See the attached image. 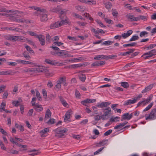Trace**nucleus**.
Wrapping results in <instances>:
<instances>
[{
	"mask_svg": "<svg viewBox=\"0 0 156 156\" xmlns=\"http://www.w3.org/2000/svg\"><path fill=\"white\" fill-rule=\"evenodd\" d=\"M51 11L54 12L58 13L59 11H60V9L57 8H53L51 9Z\"/></svg>",
	"mask_w": 156,
	"mask_h": 156,
	"instance_id": "obj_51",
	"label": "nucleus"
},
{
	"mask_svg": "<svg viewBox=\"0 0 156 156\" xmlns=\"http://www.w3.org/2000/svg\"><path fill=\"white\" fill-rule=\"evenodd\" d=\"M105 5L106 8L108 9H111L112 6V3L109 2L105 3Z\"/></svg>",
	"mask_w": 156,
	"mask_h": 156,
	"instance_id": "obj_39",
	"label": "nucleus"
},
{
	"mask_svg": "<svg viewBox=\"0 0 156 156\" xmlns=\"http://www.w3.org/2000/svg\"><path fill=\"white\" fill-rule=\"evenodd\" d=\"M123 126V125L122 123H120L119 125H117L115 126L114 128L115 129H121L122 128Z\"/></svg>",
	"mask_w": 156,
	"mask_h": 156,
	"instance_id": "obj_57",
	"label": "nucleus"
},
{
	"mask_svg": "<svg viewBox=\"0 0 156 156\" xmlns=\"http://www.w3.org/2000/svg\"><path fill=\"white\" fill-rule=\"evenodd\" d=\"M139 38V37L138 36L133 35L129 39V41H132L138 40Z\"/></svg>",
	"mask_w": 156,
	"mask_h": 156,
	"instance_id": "obj_37",
	"label": "nucleus"
},
{
	"mask_svg": "<svg viewBox=\"0 0 156 156\" xmlns=\"http://www.w3.org/2000/svg\"><path fill=\"white\" fill-rule=\"evenodd\" d=\"M128 50L129 51L126 52V55H130L131 53H133L135 51V49L133 48L129 49Z\"/></svg>",
	"mask_w": 156,
	"mask_h": 156,
	"instance_id": "obj_54",
	"label": "nucleus"
},
{
	"mask_svg": "<svg viewBox=\"0 0 156 156\" xmlns=\"http://www.w3.org/2000/svg\"><path fill=\"white\" fill-rule=\"evenodd\" d=\"M136 42H134L130 44H123V47H133L136 46Z\"/></svg>",
	"mask_w": 156,
	"mask_h": 156,
	"instance_id": "obj_33",
	"label": "nucleus"
},
{
	"mask_svg": "<svg viewBox=\"0 0 156 156\" xmlns=\"http://www.w3.org/2000/svg\"><path fill=\"white\" fill-rule=\"evenodd\" d=\"M72 112L71 110H70L68 111L66 113L64 119V120L65 122L66 121L70 119V117L71 114L70 113Z\"/></svg>",
	"mask_w": 156,
	"mask_h": 156,
	"instance_id": "obj_15",
	"label": "nucleus"
},
{
	"mask_svg": "<svg viewBox=\"0 0 156 156\" xmlns=\"http://www.w3.org/2000/svg\"><path fill=\"white\" fill-rule=\"evenodd\" d=\"M105 147H102L101 148H100L98 150H97L94 153V155H96L98 154Z\"/></svg>",
	"mask_w": 156,
	"mask_h": 156,
	"instance_id": "obj_56",
	"label": "nucleus"
},
{
	"mask_svg": "<svg viewBox=\"0 0 156 156\" xmlns=\"http://www.w3.org/2000/svg\"><path fill=\"white\" fill-rule=\"evenodd\" d=\"M79 78L81 81L84 82L86 79V77L85 75L82 74L79 76Z\"/></svg>",
	"mask_w": 156,
	"mask_h": 156,
	"instance_id": "obj_35",
	"label": "nucleus"
},
{
	"mask_svg": "<svg viewBox=\"0 0 156 156\" xmlns=\"http://www.w3.org/2000/svg\"><path fill=\"white\" fill-rule=\"evenodd\" d=\"M37 38L39 40L40 43L43 46L45 44V41L44 36L42 35H37Z\"/></svg>",
	"mask_w": 156,
	"mask_h": 156,
	"instance_id": "obj_8",
	"label": "nucleus"
},
{
	"mask_svg": "<svg viewBox=\"0 0 156 156\" xmlns=\"http://www.w3.org/2000/svg\"><path fill=\"white\" fill-rule=\"evenodd\" d=\"M68 11V10H66V9H64L63 10H62L61 9H60V11H59L58 13H59L61 15L59 16V17L60 18V19H62V14H66L67 12Z\"/></svg>",
	"mask_w": 156,
	"mask_h": 156,
	"instance_id": "obj_25",
	"label": "nucleus"
},
{
	"mask_svg": "<svg viewBox=\"0 0 156 156\" xmlns=\"http://www.w3.org/2000/svg\"><path fill=\"white\" fill-rule=\"evenodd\" d=\"M152 97L151 98L150 97L145 100L142 101L141 102H143L142 104H143V106H144L146 104H148L149 102H150V101L152 99Z\"/></svg>",
	"mask_w": 156,
	"mask_h": 156,
	"instance_id": "obj_31",
	"label": "nucleus"
},
{
	"mask_svg": "<svg viewBox=\"0 0 156 156\" xmlns=\"http://www.w3.org/2000/svg\"><path fill=\"white\" fill-rule=\"evenodd\" d=\"M54 131L55 133V136L58 138H61L65 137L66 134L68 130L65 128H58Z\"/></svg>",
	"mask_w": 156,
	"mask_h": 156,
	"instance_id": "obj_1",
	"label": "nucleus"
},
{
	"mask_svg": "<svg viewBox=\"0 0 156 156\" xmlns=\"http://www.w3.org/2000/svg\"><path fill=\"white\" fill-rule=\"evenodd\" d=\"M56 55L59 56L64 58L71 57L73 55L68 53V51L65 50H60V51H56Z\"/></svg>",
	"mask_w": 156,
	"mask_h": 156,
	"instance_id": "obj_4",
	"label": "nucleus"
},
{
	"mask_svg": "<svg viewBox=\"0 0 156 156\" xmlns=\"http://www.w3.org/2000/svg\"><path fill=\"white\" fill-rule=\"evenodd\" d=\"M156 119V108L152 109L149 116L146 118V120L148 119L154 120Z\"/></svg>",
	"mask_w": 156,
	"mask_h": 156,
	"instance_id": "obj_5",
	"label": "nucleus"
},
{
	"mask_svg": "<svg viewBox=\"0 0 156 156\" xmlns=\"http://www.w3.org/2000/svg\"><path fill=\"white\" fill-rule=\"evenodd\" d=\"M0 145L1 147V148L3 149L4 150H6V147L4 146V144L2 142V141H0Z\"/></svg>",
	"mask_w": 156,
	"mask_h": 156,
	"instance_id": "obj_63",
	"label": "nucleus"
},
{
	"mask_svg": "<svg viewBox=\"0 0 156 156\" xmlns=\"http://www.w3.org/2000/svg\"><path fill=\"white\" fill-rule=\"evenodd\" d=\"M16 73V72H13L12 71L9 70L1 72V75H13Z\"/></svg>",
	"mask_w": 156,
	"mask_h": 156,
	"instance_id": "obj_16",
	"label": "nucleus"
},
{
	"mask_svg": "<svg viewBox=\"0 0 156 156\" xmlns=\"http://www.w3.org/2000/svg\"><path fill=\"white\" fill-rule=\"evenodd\" d=\"M25 48L30 53H34V52L33 50H32L31 48L29 46L27 45H25L24 46Z\"/></svg>",
	"mask_w": 156,
	"mask_h": 156,
	"instance_id": "obj_32",
	"label": "nucleus"
},
{
	"mask_svg": "<svg viewBox=\"0 0 156 156\" xmlns=\"http://www.w3.org/2000/svg\"><path fill=\"white\" fill-rule=\"evenodd\" d=\"M120 118L119 117L117 116L114 118H112L110 119L109 122H116V121L115 120L116 119H120Z\"/></svg>",
	"mask_w": 156,
	"mask_h": 156,
	"instance_id": "obj_58",
	"label": "nucleus"
},
{
	"mask_svg": "<svg viewBox=\"0 0 156 156\" xmlns=\"http://www.w3.org/2000/svg\"><path fill=\"white\" fill-rule=\"evenodd\" d=\"M40 14V20L42 22H46L48 20V12L44 9V11H41Z\"/></svg>",
	"mask_w": 156,
	"mask_h": 156,
	"instance_id": "obj_3",
	"label": "nucleus"
},
{
	"mask_svg": "<svg viewBox=\"0 0 156 156\" xmlns=\"http://www.w3.org/2000/svg\"><path fill=\"white\" fill-rule=\"evenodd\" d=\"M14 20L18 23H27L28 22V20H21L20 19H18L17 18H15Z\"/></svg>",
	"mask_w": 156,
	"mask_h": 156,
	"instance_id": "obj_26",
	"label": "nucleus"
},
{
	"mask_svg": "<svg viewBox=\"0 0 156 156\" xmlns=\"http://www.w3.org/2000/svg\"><path fill=\"white\" fill-rule=\"evenodd\" d=\"M112 132V129H109L104 133V135L105 136H108Z\"/></svg>",
	"mask_w": 156,
	"mask_h": 156,
	"instance_id": "obj_64",
	"label": "nucleus"
},
{
	"mask_svg": "<svg viewBox=\"0 0 156 156\" xmlns=\"http://www.w3.org/2000/svg\"><path fill=\"white\" fill-rule=\"evenodd\" d=\"M60 101H61L62 105L66 107H68V105L66 102V101L63 99V97L62 96L59 97Z\"/></svg>",
	"mask_w": 156,
	"mask_h": 156,
	"instance_id": "obj_21",
	"label": "nucleus"
},
{
	"mask_svg": "<svg viewBox=\"0 0 156 156\" xmlns=\"http://www.w3.org/2000/svg\"><path fill=\"white\" fill-rule=\"evenodd\" d=\"M57 84L55 85L56 88L58 89V90L60 89L61 88V84L58 82H57Z\"/></svg>",
	"mask_w": 156,
	"mask_h": 156,
	"instance_id": "obj_62",
	"label": "nucleus"
},
{
	"mask_svg": "<svg viewBox=\"0 0 156 156\" xmlns=\"http://www.w3.org/2000/svg\"><path fill=\"white\" fill-rule=\"evenodd\" d=\"M6 104L5 103L2 102L0 106V112H2V110H3L5 108V107Z\"/></svg>",
	"mask_w": 156,
	"mask_h": 156,
	"instance_id": "obj_42",
	"label": "nucleus"
},
{
	"mask_svg": "<svg viewBox=\"0 0 156 156\" xmlns=\"http://www.w3.org/2000/svg\"><path fill=\"white\" fill-rule=\"evenodd\" d=\"M133 31L132 30H129L127 31L126 33H125L122 34V37L123 38H126L127 37L129 36L133 33Z\"/></svg>",
	"mask_w": 156,
	"mask_h": 156,
	"instance_id": "obj_18",
	"label": "nucleus"
},
{
	"mask_svg": "<svg viewBox=\"0 0 156 156\" xmlns=\"http://www.w3.org/2000/svg\"><path fill=\"white\" fill-rule=\"evenodd\" d=\"M49 131V129L48 128H45L44 129L42 130L40 132L41 133H44V134L48 132Z\"/></svg>",
	"mask_w": 156,
	"mask_h": 156,
	"instance_id": "obj_61",
	"label": "nucleus"
},
{
	"mask_svg": "<svg viewBox=\"0 0 156 156\" xmlns=\"http://www.w3.org/2000/svg\"><path fill=\"white\" fill-rule=\"evenodd\" d=\"M55 120V119H53L50 118L48 120L44 122L48 124H52L54 123Z\"/></svg>",
	"mask_w": 156,
	"mask_h": 156,
	"instance_id": "obj_34",
	"label": "nucleus"
},
{
	"mask_svg": "<svg viewBox=\"0 0 156 156\" xmlns=\"http://www.w3.org/2000/svg\"><path fill=\"white\" fill-rule=\"evenodd\" d=\"M27 33L31 36H35L36 37H37V35H38L37 34H36L34 32H33V31H27Z\"/></svg>",
	"mask_w": 156,
	"mask_h": 156,
	"instance_id": "obj_45",
	"label": "nucleus"
},
{
	"mask_svg": "<svg viewBox=\"0 0 156 156\" xmlns=\"http://www.w3.org/2000/svg\"><path fill=\"white\" fill-rule=\"evenodd\" d=\"M42 92L44 97L46 99L47 98V91L45 89H43L42 90Z\"/></svg>",
	"mask_w": 156,
	"mask_h": 156,
	"instance_id": "obj_50",
	"label": "nucleus"
},
{
	"mask_svg": "<svg viewBox=\"0 0 156 156\" xmlns=\"http://www.w3.org/2000/svg\"><path fill=\"white\" fill-rule=\"evenodd\" d=\"M101 116H100L99 115H94V119L95 121H98L100 120Z\"/></svg>",
	"mask_w": 156,
	"mask_h": 156,
	"instance_id": "obj_60",
	"label": "nucleus"
},
{
	"mask_svg": "<svg viewBox=\"0 0 156 156\" xmlns=\"http://www.w3.org/2000/svg\"><path fill=\"white\" fill-rule=\"evenodd\" d=\"M136 102V99L134 98L133 100H128L125 101L124 102V105H131L135 103Z\"/></svg>",
	"mask_w": 156,
	"mask_h": 156,
	"instance_id": "obj_14",
	"label": "nucleus"
},
{
	"mask_svg": "<svg viewBox=\"0 0 156 156\" xmlns=\"http://www.w3.org/2000/svg\"><path fill=\"white\" fill-rule=\"evenodd\" d=\"M14 11H15V12H10V13H11V14L0 13V15L6 16L7 17H13L15 15V14H16L17 12H18V11L17 10H15Z\"/></svg>",
	"mask_w": 156,
	"mask_h": 156,
	"instance_id": "obj_11",
	"label": "nucleus"
},
{
	"mask_svg": "<svg viewBox=\"0 0 156 156\" xmlns=\"http://www.w3.org/2000/svg\"><path fill=\"white\" fill-rule=\"evenodd\" d=\"M121 86L125 88H127L129 87V84L128 82H122L121 83Z\"/></svg>",
	"mask_w": 156,
	"mask_h": 156,
	"instance_id": "obj_28",
	"label": "nucleus"
},
{
	"mask_svg": "<svg viewBox=\"0 0 156 156\" xmlns=\"http://www.w3.org/2000/svg\"><path fill=\"white\" fill-rule=\"evenodd\" d=\"M8 152L12 154H17L19 153V152L16 150L12 149L9 150L8 151Z\"/></svg>",
	"mask_w": 156,
	"mask_h": 156,
	"instance_id": "obj_36",
	"label": "nucleus"
},
{
	"mask_svg": "<svg viewBox=\"0 0 156 156\" xmlns=\"http://www.w3.org/2000/svg\"><path fill=\"white\" fill-rule=\"evenodd\" d=\"M46 40L47 43H50L51 42V37L48 34H46Z\"/></svg>",
	"mask_w": 156,
	"mask_h": 156,
	"instance_id": "obj_38",
	"label": "nucleus"
},
{
	"mask_svg": "<svg viewBox=\"0 0 156 156\" xmlns=\"http://www.w3.org/2000/svg\"><path fill=\"white\" fill-rule=\"evenodd\" d=\"M51 113L49 109L47 110L45 112V116L44 118V121L46 122L48 119L50 118L51 116Z\"/></svg>",
	"mask_w": 156,
	"mask_h": 156,
	"instance_id": "obj_10",
	"label": "nucleus"
},
{
	"mask_svg": "<svg viewBox=\"0 0 156 156\" xmlns=\"http://www.w3.org/2000/svg\"><path fill=\"white\" fill-rule=\"evenodd\" d=\"M126 17H127L128 19L130 21H134L139 20V18H138L137 17H134V15H133L127 14L126 15Z\"/></svg>",
	"mask_w": 156,
	"mask_h": 156,
	"instance_id": "obj_9",
	"label": "nucleus"
},
{
	"mask_svg": "<svg viewBox=\"0 0 156 156\" xmlns=\"http://www.w3.org/2000/svg\"><path fill=\"white\" fill-rule=\"evenodd\" d=\"M111 104V103L108 102H102L101 104L97 105L96 106L98 107H100L103 108L104 107H107L109 105Z\"/></svg>",
	"mask_w": 156,
	"mask_h": 156,
	"instance_id": "obj_13",
	"label": "nucleus"
},
{
	"mask_svg": "<svg viewBox=\"0 0 156 156\" xmlns=\"http://www.w3.org/2000/svg\"><path fill=\"white\" fill-rule=\"evenodd\" d=\"M112 43V41H108L104 42L103 43V44H104L105 45H109L111 44Z\"/></svg>",
	"mask_w": 156,
	"mask_h": 156,
	"instance_id": "obj_44",
	"label": "nucleus"
},
{
	"mask_svg": "<svg viewBox=\"0 0 156 156\" xmlns=\"http://www.w3.org/2000/svg\"><path fill=\"white\" fill-rule=\"evenodd\" d=\"M59 21L53 23L50 26L51 29H53L61 27Z\"/></svg>",
	"mask_w": 156,
	"mask_h": 156,
	"instance_id": "obj_12",
	"label": "nucleus"
},
{
	"mask_svg": "<svg viewBox=\"0 0 156 156\" xmlns=\"http://www.w3.org/2000/svg\"><path fill=\"white\" fill-rule=\"evenodd\" d=\"M96 101V100L95 99L87 98V99L82 101L81 102V103L84 106H87L88 103H93L95 102Z\"/></svg>",
	"mask_w": 156,
	"mask_h": 156,
	"instance_id": "obj_6",
	"label": "nucleus"
},
{
	"mask_svg": "<svg viewBox=\"0 0 156 156\" xmlns=\"http://www.w3.org/2000/svg\"><path fill=\"white\" fill-rule=\"evenodd\" d=\"M37 98L36 97L33 98L32 99L31 103L32 106H34V109L37 112H40L43 110V108L41 105H39L38 103L36 104L35 101H36Z\"/></svg>",
	"mask_w": 156,
	"mask_h": 156,
	"instance_id": "obj_2",
	"label": "nucleus"
},
{
	"mask_svg": "<svg viewBox=\"0 0 156 156\" xmlns=\"http://www.w3.org/2000/svg\"><path fill=\"white\" fill-rule=\"evenodd\" d=\"M22 101V100L19 98L18 101H12V104L14 106L17 107L20 105V102Z\"/></svg>",
	"mask_w": 156,
	"mask_h": 156,
	"instance_id": "obj_23",
	"label": "nucleus"
},
{
	"mask_svg": "<svg viewBox=\"0 0 156 156\" xmlns=\"http://www.w3.org/2000/svg\"><path fill=\"white\" fill-rule=\"evenodd\" d=\"M24 57L26 59L30 60L31 57L30 55H28V53L26 51H24L22 54Z\"/></svg>",
	"mask_w": 156,
	"mask_h": 156,
	"instance_id": "obj_27",
	"label": "nucleus"
},
{
	"mask_svg": "<svg viewBox=\"0 0 156 156\" xmlns=\"http://www.w3.org/2000/svg\"><path fill=\"white\" fill-rule=\"evenodd\" d=\"M66 19L65 20H62L61 21H59L60 24L61 26L64 25L65 23H69V19L67 18L66 16Z\"/></svg>",
	"mask_w": 156,
	"mask_h": 156,
	"instance_id": "obj_24",
	"label": "nucleus"
},
{
	"mask_svg": "<svg viewBox=\"0 0 156 156\" xmlns=\"http://www.w3.org/2000/svg\"><path fill=\"white\" fill-rule=\"evenodd\" d=\"M76 9L81 12L83 11L84 10L83 6H77L76 7Z\"/></svg>",
	"mask_w": 156,
	"mask_h": 156,
	"instance_id": "obj_43",
	"label": "nucleus"
},
{
	"mask_svg": "<svg viewBox=\"0 0 156 156\" xmlns=\"http://www.w3.org/2000/svg\"><path fill=\"white\" fill-rule=\"evenodd\" d=\"M63 44V43L58 41H56L54 42L53 44L52 45L53 46L57 45L58 46H60Z\"/></svg>",
	"mask_w": 156,
	"mask_h": 156,
	"instance_id": "obj_53",
	"label": "nucleus"
},
{
	"mask_svg": "<svg viewBox=\"0 0 156 156\" xmlns=\"http://www.w3.org/2000/svg\"><path fill=\"white\" fill-rule=\"evenodd\" d=\"M32 8L33 9L36 10V11H40V13H41V11H44V9H41L40 8L37 6H33Z\"/></svg>",
	"mask_w": 156,
	"mask_h": 156,
	"instance_id": "obj_47",
	"label": "nucleus"
},
{
	"mask_svg": "<svg viewBox=\"0 0 156 156\" xmlns=\"http://www.w3.org/2000/svg\"><path fill=\"white\" fill-rule=\"evenodd\" d=\"M73 15L74 17H75L76 18H79L81 20H85V19H83L81 16L79 15L78 14L74 13L73 14Z\"/></svg>",
	"mask_w": 156,
	"mask_h": 156,
	"instance_id": "obj_48",
	"label": "nucleus"
},
{
	"mask_svg": "<svg viewBox=\"0 0 156 156\" xmlns=\"http://www.w3.org/2000/svg\"><path fill=\"white\" fill-rule=\"evenodd\" d=\"M36 96L37 97L39 101H41V97L40 95V94L38 90L36 91Z\"/></svg>",
	"mask_w": 156,
	"mask_h": 156,
	"instance_id": "obj_46",
	"label": "nucleus"
},
{
	"mask_svg": "<svg viewBox=\"0 0 156 156\" xmlns=\"http://www.w3.org/2000/svg\"><path fill=\"white\" fill-rule=\"evenodd\" d=\"M66 79V77H60L59 78L58 80H57V82H58L61 84Z\"/></svg>",
	"mask_w": 156,
	"mask_h": 156,
	"instance_id": "obj_40",
	"label": "nucleus"
},
{
	"mask_svg": "<svg viewBox=\"0 0 156 156\" xmlns=\"http://www.w3.org/2000/svg\"><path fill=\"white\" fill-rule=\"evenodd\" d=\"M45 62L48 64L52 65H55L57 64V63L55 62L54 61L48 59H45Z\"/></svg>",
	"mask_w": 156,
	"mask_h": 156,
	"instance_id": "obj_22",
	"label": "nucleus"
},
{
	"mask_svg": "<svg viewBox=\"0 0 156 156\" xmlns=\"http://www.w3.org/2000/svg\"><path fill=\"white\" fill-rule=\"evenodd\" d=\"M16 61L18 63H21L23 64H30L32 63L30 62L21 60H19Z\"/></svg>",
	"mask_w": 156,
	"mask_h": 156,
	"instance_id": "obj_30",
	"label": "nucleus"
},
{
	"mask_svg": "<svg viewBox=\"0 0 156 156\" xmlns=\"http://www.w3.org/2000/svg\"><path fill=\"white\" fill-rule=\"evenodd\" d=\"M112 14L114 16H116L118 15V12L115 9H112Z\"/></svg>",
	"mask_w": 156,
	"mask_h": 156,
	"instance_id": "obj_49",
	"label": "nucleus"
},
{
	"mask_svg": "<svg viewBox=\"0 0 156 156\" xmlns=\"http://www.w3.org/2000/svg\"><path fill=\"white\" fill-rule=\"evenodd\" d=\"M153 105V103H151L147 107H146L143 111L144 112L147 111L150 109L152 107Z\"/></svg>",
	"mask_w": 156,
	"mask_h": 156,
	"instance_id": "obj_41",
	"label": "nucleus"
},
{
	"mask_svg": "<svg viewBox=\"0 0 156 156\" xmlns=\"http://www.w3.org/2000/svg\"><path fill=\"white\" fill-rule=\"evenodd\" d=\"M133 116V113L129 114V113L125 114L122 116L121 121H123L124 120L126 119L127 120H130Z\"/></svg>",
	"mask_w": 156,
	"mask_h": 156,
	"instance_id": "obj_7",
	"label": "nucleus"
},
{
	"mask_svg": "<svg viewBox=\"0 0 156 156\" xmlns=\"http://www.w3.org/2000/svg\"><path fill=\"white\" fill-rule=\"evenodd\" d=\"M83 65L81 64H75L70 65L68 66L69 68L70 69H77L81 67Z\"/></svg>",
	"mask_w": 156,
	"mask_h": 156,
	"instance_id": "obj_19",
	"label": "nucleus"
},
{
	"mask_svg": "<svg viewBox=\"0 0 156 156\" xmlns=\"http://www.w3.org/2000/svg\"><path fill=\"white\" fill-rule=\"evenodd\" d=\"M96 21L97 22L98 24H99L101 27H106L100 21L98 20H96Z\"/></svg>",
	"mask_w": 156,
	"mask_h": 156,
	"instance_id": "obj_55",
	"label": "nucleus"
},
{
	"mask_svg": "<svg viewBox=\"0 0 156 156\" xmlns=\"http://www.w3.org/2000/svg\"><path fill=\"white\" fill-rule=\"evenodd\" d=\"M108 140H104L101 141L99 143L96 144V146L98 147H101L105 145L107 143Z\"/></svg>",
	"mask_w": 156,
	"mask_h": 156,
	"instance_id": "obj_20",
	"label": "nucleus"
},
{
	"mask_svg": "<svg viewBox=\"0 0 156 156\" xmlns=\"http://www.w3.org/2000/svg\"><path fill=\"white\" fill-rule=\"evenodd\" d=\"M0 12H6L7 13L14 12L15 11L11 10H7L5 8H2L0 9Z\"/></svg>",
	"mask_w": 156,
	"mask_h": 156,
	"instance_id": "obj_29",
	"label": "nucleus"
},
{
	"mask_svg": "<svg viewBox=\"0 0 156 156\" xmlns=\"http://www.w3.org/2000/svg\"><path fill=\"white\" fill-rule=\"evenodd\" d=\"M139 18V20L141 19L144 20H147V16H140L139 17H137Z\"/></svg>",
	"mask_w": 156,
	"mask_h": 156,
	"instance_id": "obj_52",
	"label": "nucleus"
},
{
	"mask_svg": "<svg viewBox=\"0 0 156 156\" xmlns=\"http://www.w3.org/2000/svg\"><path fill=\"white\" fill-rule=\"evenodd\" d=\"M154 87V84H151L146 87L142 91V93H144L150 91Z\"/></svg>",
	"mask_w": 156,
	"mask_h": 156,
	"instance_id": "obj_17",
	"label": "nucleus"
},
{
	"mask_svg": "<svg viewBox=\"0 0 156 156\" xmlns=\"http://www.w3.org/2000/svg\"><path fill=\"white\" fill-rule=\"evenodd\" d=\"M148 34V33L146 31H143L140 32V36L141 37H142L144 36L145 35H147Z\"/></svg>",
	"mask_w": 156,
	"mask_h": 156,
	"instance_id": "obj_59",
	"label": "nucleus"
}]
</instances>
